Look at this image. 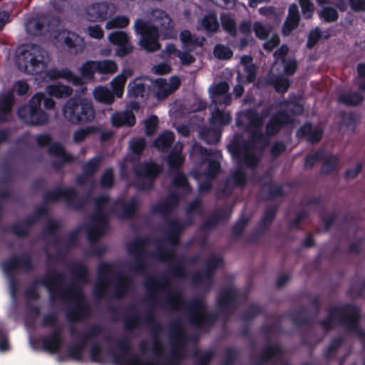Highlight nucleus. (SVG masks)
Returning a JSON list of instances; mask_svg holds the SVG:
<instances>
[{"instance_id": "obj_1", "label": "nucleus", "mask_w": 365, "mask_h": 365, "mask_svg": "<svg viewBox=\"0 0 365 365\" xmlns=\"http://www.w3.org/2000/svg\"><path fill=\"white\" fill-rule=\"evenodd\" d=\"M64 274L52 269L38 280H34L25 294L28 299H37L39 297L37 287L43 286L48 292L51 302L61 300L65 302H74L75 306L68 307L66 311L67 319L71 322H77L88 318L91 314V308L85 300L82 290L76 285L69 287H63Z\"/></svg>"}, {"instance_id": "obj_2", "label": "nucleus", "mask_w": 365, "mask_h": 365, "mask_svg": "<svg viewBox=\"0 0 365 365\" xmlns=\"http://www.w3.org/2000/svg\"><path fill=\"white\" fill-rule=\"evenodd\" d=\"M161 307L173 311L178 310L182 307L187 322L199 330L210 329L217 320L216 314L207 311L203 295L195 297L187 302L180 291L170 292L163 299Z\"/></svg>"}, {"instance_id": "obj_3", "label": "nucleus", "mask_w": 365, "mask_h": 365, "mask_svg": "<svg viewBox=\"0 0 365 365\" xmlns=\"http://www.w3.org/2000/svg\"><path fill=\"white\" fill-rule=\"evenodd\" d=\"M116 346L120 351L119 354L113 355V361L115 365H181L182 356L174 349L171 355L164 359L160 356L163 351V345L159 338L153 334L151 351L155 354L154 359L143 361L140 356L130 352L132 346L128 337L118 339Z\"/></svg>"}, {"instance_id": "obj_4", "label": "nucleus", "mask_w": 365, "mask_h": 365, "mask_svg": "<svg viewBox=\"0 0 365 365\" xmlns=\"http://www.w3.org/2000/svg\"><path fill=\"white\" fill-rule=\"evenodd\" d=\"M361 319L360 307L354 303H346L329 309L328 318L321 321V327L329 329L331 322H335L346 332L354 334L360 339H365V331L360 325Z\"/></svg>"}, {"instance_id": "obj_5", "label": "nucleus", "mask_w": 365, "mask_h": 365, "mask_svg": "<svg viewBox=\"0 0 365 365\" xmlns=\"http://www.w3.org/2000/svg\"><path fill=\"white\" fill-rule=\"evenodd\" d=\"M48 61V52L37 44L26 45L16 58L19 68L31 75L41 73L47 67Z\"/></svg>"}, {"instance_id": "obj_6", "label": "nucleus", "mask_w": 365, "mask_h": 365, "mask_svg": "<svg viewBox=\"0 0 365 365\" xmlns=\"http://www.w3.org/2000/svg\"><path fill=\"white\" fill-rule=\"evenodd\" d=\"M65 118L73 124L91 122L96 115L93 103L86 98H69L63 108Z\"/></svg>"}, {"instance_id": "obj_7", "label": "nucleus", "mask_w": 365, "mask_h": 365, "mask_svg": "<svg viewBox=\"0 0 365 365\" xmlns=\"http://www.w3.org/2000/svg\"><path fill=\"white\" fill-rule=\"evenodd\" d=\"M163 167L153 160H145L136 164L133 173L136 178L135 186L138 191H150L153 189L155 182L163 173Z\"/></svg>"}, {"instance_id": "obj_8", "label": "nucleus", "mask_w": 365, "mask_h": 365, "mask_svg": "<svg viewBox=\"0 0 365 365\" xmlns=\"http://www.w3.org/2000/svg\"><path fill=\"white\" fill-rule=\"evenodd\" d=\"M38 146L44 148L48 146V153L56 159L51 163V167L56 171H60L66 165L72 163L76 158L66 152L65 147L58 142H52V138L49 134H39L36 137Z\"/></svg>"}, {"instance_id": "obj_9", "label": "nucleus", "mask_w": 365, "mask_h": 365, "mask_svg": "<svg viewBox=\"0 0 365 365\" xmlns=\"http://www.w3.org/2000/svg\"><path fill=\"white\" fill-rule=\"evenodd\" d=\"M43 93L38 92L33 96L27 105L18 109L19 118L26 124L43 125L48 120V114L41 108Z\"/></svg>"}, {"instance_id": "obj_10", "label": "nucleus", "mask_w": 365, "mask_h": 365, "mask_svg": "<svg viewBox=\"0 0 365 365\" xmlns=\"http://www.w3.org/2000/svg\"><path fill=\"white\" fill-rule=\"evenodd\" d=\"M135 31L140 36V46L148 52H155L160 48L159 29L157 26L138 19L135 22Z\"/></svg>"}, {"instance_id": "obj_11", "label": "nucleus", "mask_w": 365, "mask_h": 365, "mask_svg": "<svg viewBox=\"0 0 365 365\" xmlns=\"http://www.w3.org/2000/svg\"><path fill=\"white\" fill-rule=\"evenodd\" d=\"M256 182L259 187V197L263 202L274 201L286 195L284 186L273 180L272 173L270 170H267L263 175L257 176Z\"/></svg>"}, {"instance_id": "obj_12", "label": "nucleus", "mask_w": 365, "mask_h": 365, "mask_svg": "<svg viewBox=\"0 0 365 365\" xmlns=\"http://www.w3.org/2000/svg\"><path fill=\"white\" fill-rule=\"evenodd\" d=\"M78 197V192L74 187L63 188L61 186L56 187L51 190L46 191L43 195V205L49 202H57L60 199H64L66 202L71 205L76 210H81L86 203L85 200H80L76 203L75 200Z\"/></svg>"}, {"instance_id": "obj_13", "label": "nucleus", "mask_w": 365, "mask_h": 365, "mask_svg": "<svg viewBox=\"0 0 365 365\" xmlns=\"http://www.w3.org/2000/svg\"><path fill=\"white\" fill-rule=\"evenodd\" d=\"M228 150L239 164L243 163L249 168H255L260 161V158L253 152L255 148L247 143L233 141L228 145Z\"/></svg>"}, {"instance_id": "obj_14", "label": "nucleus", "mask_w": 365, "mask_h": 365, "mask_svg": "<svg viewBox=\"0 0 365 365\" xmlns=\"http://www.w3.org/2000/svg\"><path fill=\"white\" fill-rule=\"evenodd\" d=\"M2 269L8 276H13L18 271L29 272L34 269L32 257L29 254L12 256L3 262Z\"/></svg>"}, {"instance_id": "obj_15", "label": "nucleus", "mask_w": 365, "mask_h": 365, "mask_svg": "<svg viewBox=\"0 0 365 365\" xmlns=\"http://www.w3.org/2000/svg\"><path fill=\"white\" fill-rule=\"evenodd\" d=\"M115 264L109 262H104L97 267L98 279L94 287V294L97 298H102L105 296V291L107 288L108 280L114 273Z\"/></svg>"}, {"instance_id": "obj_16", "label": "nucleus", "mask_w": 365, "mask_h": 365, "mask_svg": "<svg viewBox=\"0 0 365 365\" xmlns=\"http://www.w3.org/2000/svg\"><path fill=\"white\" fill-rule=\"evenodd\" d=\"M239 297L240 293L236 288L221 289L217 297V304L221 312L228 316L235 309Z\"/></svg>"}, {"instance_id": "obj_17", "label": "nucleus", "mask_w": 365, "mask_h": 365, "mask_svg": "<svg viewBox=\"0 0 365 365\" xmlns=\"http://www.w3.org/2000/svg\"><path fill=\"white\" fill-rule=\"evenodd\" d=\"M139 207V203L135 197L128 202L120 198L115 200L110 206V211L115 213L121 219H133Z\"/></svg>"}, {"instance_id": "obj_18", "label": "nucleus", "mask_w": 365, "mask_h": 365, "mask_svg": "<svg viewBox=\"0 0 365 365\" xmlns=\"http://www.w3.org/2000/svg\"><path fill=\"white\" fill-rule=\"evenodd\" d=\"M292 122L291 117L286 110L275 112L265 125V134L268 137L277 135L282 128Z\"/></svg>"}, {"instance_id": "obj_19", "label": "nucleus", "mask_w": 365, "mask_h": 365, "mask_svg": "<svg viewBox=\"0 0 365 365\" xmlns=\"http://www.w3.org/2000/svg\"><path fill=\"white\" fill-rule=\"evenodd\" d=\"M170 331V343L172 345L171 351L174 349H177L180 354L182 356V361L184 359V354L182 350L184 349L185 343L187 337L185 334V330L182 323L179 320H174L170 322L169 324ZM172 354V352H170ZM170 354L168 357H169Z\"/></svg>"}, {"instance_id": "obj_20", "label": "nucleus", "mask_w": 365, "mask_h": 365, "mask_svg": "<svg viewBox=\"0 0 365 365\" xmlns=\"http://www.w3.org/2000/svg\"><path fill=\"white\" fill-rule=\"evenodd\" d=\"M144 285L147 290L148 299L150 302H153L158 292L169 291L170 289V282L166 276L158 277L149 275L145 277Z\"/></svg>"}, {"instance_id": "obj_21", "label": "nucleus", "mask_w": 365, "mask_h": 365, "mask_svg": "<svg viewBox=\"0 0 365 365\" xmlns=\"http://www.w3.org/2000/svg\"><path fill=\"white\" fill-rule=\"evenodd\" d=\"M180 195L175 192L168 194L166 198L151 208L154 214H160L163 217L169 216L178 206Z\"/></svg>"}, {"instance_id": "obj_22", "label": "nucleus", "mask_w": 365, "mask_h": 365, "mask_svg": "<svg viewBox=\"0 0 365 365\" xmlns=\"http://www.w3.org/2000/svg\"><path fill=\"white\" fill-rule=\"evenodd\" d=\"M289 317L297 327L302 326L311 327L315 323V316L306 307L292 311Z\"/></svg>"}, {"instance_id": "obj_23", "label": "nucleus", "mask_w": 365, "mask_h": 365, "mask_svg": "<svg viewBox=\"0 0 365 365\" xmlns=\"http://www.w3.org/2000/svg\"><path fill=\"white\" fill-rule=\"evenodd\" d=\"M110 123L112 126L116 128H131L135 125L136 118L134 113L130 110L115 111L110 116Z\"/></svg>"}, {"instance_id": "obj_24", "label": "nucleus", "mask_w": 365, "mask_h": 365, "mask_svg": "<svg viewBox=\"0 0 365 365\" xmlns=\"http://www.w3.org/2000/svg\"><path fill=\"white\" fill-rule=\"evenodd\" d=\"M109 4L107 2H97L88 6L86 13L91 21H103L108 19Z\"/></svg>"}, {"instance_id": "obj_25", "label": "nucleus", "mask_w": 365, "mask_h": 365, "mask_svg": "<svg viewBox=\"0 0 365 365\" xmlns=\"http://www.w3.org/2000/svg\"><path fill=\"white\" fill-rule=\"evenodd\" d=\"M182 145L180 147L175 145L167 155L166 163L172 173L180 170L185 163V159L182 153Z\"/></svg>"}, {"instance_id": "obj_26", "label": "nucleus", "mask_w": 365, "mask_h": 365, "mask_svg": "<svg viewBox=\"0 0 365 365\" xmlns=\"http://www.w3.org/2000/svg\"><path fill=\"white\" fill-rule=\"evenodd\" d=\"M232 210L229 208L222 209L219 212H214L202 224L200 231H207L210 228L215 227L222 220H228L231 216Z\"/></svg>"}, {"instance_id": "obj_27", "label": "nucleus", "mask_w": 365, "mask_h": 365, "mask_svg": "<svg viewBox=\"0 0 365 365\" xmlns=\"http://www.w3.org/2000/svg\"><path fill=\"white\" fill-rule=\"evenodd\" d=\"M266 84L272 86L279 93H286L290 87V81L282 75H276L269 71L266 78Z\"/></svg>"}, {"instance_id": "obj_28", "label": "nucleus", "mask_w": 365, "mask_h": 365, "mask_svg": "<svg viewBox=\"0 0 365 365\" xmlns=\"http://www.w3.org/2000/svg\"><path fill=\"white\" fill-rule=\"evenodd\" d=\"M70 271L71 272L73 279L76 282V284H71L70 287L76 285L81 288L80 286L78 285L77 284H86L88 282V269L83 262H78L73 263L70 266ZM68 287H69V286ZM80 289L81 290V289Z\"/></svg>"}, {"instance_id": "obj_29", "label": "nucleus", "mask_w": 365, "mask_h": 365, "mask_svg": "<svg viewBox=\"0 0 365 365\" xmlns=\"http://www.w3.org/2000/svg\"><path fill=\"white\" fill-rule=\"evenodd\" d=\"M180 39L183 48L192 51L196 46H202L205 38L203 36L192 35L189 30H183L180 34Z\"/></svg>"}, {"instance_id": "obj_30", "label": "nucleus", "mask_w": 365, "mask_h": 365, "mask_svg": "<svg viewBox=\"0 0 365 365\" xmlns=\"http://www.w3.org/2000/svg\"><path fill=\"white\" fill-rule=\"evenodd\" d=\"M300 20L298 8L295 4L289 7L288 16L283 25L282 32L284 35H289L292 31L298 27Z\"/></svg>"}, {"instance_id": "obj_31", "label": "nucleus", "mask_w": 365, "mask_h": 365, "mask_svg": "<svg viewBox=\"0 0 365 365\" xmlns=\"http://www.w3.org/2000/svg\"><path fill=\"white\" fill-rule=\"evenodd\" d=\"M116 282L113 297L115 299H121L128 293L129 288L133 285V281L130 277L118 274Z\"/></svg>"}, {"instance_id": "obj_32", "label": "nucleus", "mask_w": 365, "mask_h": 365, "mask_svg": "<svg viewBox=\"0 0 365 365\" xmlns=\"http://www.w3.org/2000/svg\"><path fill=\"white\" fill-rule=\"evenodd\" d=\"M296 137L299 139L307 138L308 141L312 143H319V128L317 125L313 132L312 124L307 122L297 130Z\"/></svg>"}, {"instance_id": "obj_33", "label": "nucleus", "mask_w": 365, "mask_h": 365, "mask_svg": "<svg viewBox=\"0 0 365 365\" xmlns=\"http://www.w3.org/2000/svg\"><path fill=\"white\" fill-rule=\"evenodd\" d=\"M104 327L99 324H92L89 329L83 334L82 337L76 341L74 344L80 347V349L83 351L86 348V344L93 339L100 336L104 331Z\"/></svg>"}, {"instance_id": "obj_34", "label": "nucleus", "mask_w": 365, "mask_h": 365, "mask_svg": "<svg viewBox=\"0 0 365 365\" xmlns=\"http://www.w3.org/2000/svg\"><path fill=\"white\" fill-rule=\"evenodd\" d=\"M339 163V158L336 155H326L324 149L321 147V175L330 174Z\"/></svg>"}, {"instance_id": "obj_35", "label": "nucleus", "mask_w": 365, "mask_h": 365, "mask_svg": "<svg viewBox=\"0 0 365 365\" xmlns=\"http://www.w3.org/2000/svg\"><path fill=\"white\" fill-rule=\"evenodd\" d=\"M278 210L279 205H271L267 206L257 226L267 232L277 216Z\"/></svg>"}, {"instance_id": "obj_36", "label": "nucleus", "mask_w": 365, "mask_h": 365, "mask_svg": "<svg viewBox=\"0 0 365 365\" xmlns=\"http://www.w3.org/2000/svg\"><path fill=\"white\" fill-rule=\"evenodd\" d=\"M227 181H230L232 187L235 188H243L247 184V175L244 168L240 166L237 167L232 170L227 177Z\"/></svg>"}, {"instance_id": "obj_37", "label": "nucleus", "mask_w": 365, "mask_h": 365, "mask_svg": "<svg viewBox=\"0 0 365 365\" xmlns=\"http://www.w3.org/2000/svg\"><path fill=\"white\" fill-rule=\"evenodd\" d=\"M46 22V16H37L26 22V29L30 35L39 36L42 34Z\"/></svg>"}, {"instance_id": "obj_38", "label": "nucleus", "mask_w": 365, "mask_h": 365, "mask_svg": "<svg viewBox=\"0 0 365 365\" xmlns=\"http://www.w3.org/2000/svg\"><path fill=\"white\" fill-rule=\"evenodd\" d=\"M175 140V135L172 131H166L160 134L154 141V145L162 153H167Z\"/></svg>"}, {"instance_id": "obj_39", "label": "nucleus", "mask_w": 365, "mask_h": 365, "mask_svg": "<svg viewBox=\"0 0 365 365\" xmlns=\"http://www.w3.org/2000/svg\"><path fill=\"white\" fill-rule=\"evenodd\" d=\"M158 13L156 18L160 20V26L164 37L171 38L174 28L172 19L165 11L159 10Z\"/></svg>"}, {"instance_id": "obj_40", "label": "nucleus", "mask_w": 365, "mask_h": 365, "mask_svg": "<svg viewBox=\"0 0 365 365\" xmlns=\"http://www.w3.org/2000/svg\"><path fill=\"white\" fill-rule=\"evenodd\" d=\"M128 96L130 98L141 99L145 98V86L140 79H135L130 82L128 86Z\"/></svg>"}, {"instance_id": "obj_41", "label": "nucleus", "mask_w": 365, "mask_h": 365, "mask_svg": "<svg viewBox=\"0 0 365 365\" xmlns=\"http://www.w3.org/2000/svg\"><path fill=\"white\" fill-rule=\"evenodd\" d=\"M46 91L51 97L63 98L70 96L73 93V89L68 86L53 84L47 86Z\"/></svg>"}, {"instance_id": "obj_42", "label": "nucleus", "mask_w": 365, "mask_h": 365, "mask_svg": "<svg viewBox=\"0 0 365 365\" xmlns=\"http://www.w3.org/2000/svg\"><path fill=\"white\" fill-rule=\"evenodd\" d=\"M262 128H252L248 129L250 138L247 140L239 141V143H247L249 146L252 148H256V145L260 143L264 144L268 143V136L264 135L262 132Z\"/></svg>"}, {"instance_id": "obj_43", "label": "nucleus", "mask_w": 365, "mask_h": 365, "mask_svg": "<svg viewBox=\"0 0 365 365\" xmlns=\"http://www.w3.org/2000/svg\"><path fill=\"white\" fill-rule=\"evenodd\" d=\"M231 119L232 117L230 113H226L218 108H215L212 111L210 123L215 126H225L230 124Z\"/></svg>"}, {"instance_id": "obj_44", "label": "nucleus", "mask_w": 365, "mask_h": 365, "mask_svg": "<svg viewBox=\"0 0 365 365\" xmlns=\"http://www.w3.org/2000/svg\"><path fill=\"white\" fill-rule=\"evenodd\" d=\"M356 125L355 115L353 113H343L339 123V130L342 133H353Z\"/></svg>"}, {"instance_id": "obj_45", "label": "nucleus", "mask_w": 365, "mask_h": 365, "mask_svg": "<svg viewBox=\"0 0 365 365\" xmlns=\"http://www.w3.org/2000/svg\"><path fill=\"white\" fill-rule=\"evenodd\" d=\"M364 100V96L358 92H349L339 95V103L347 106H357Z\"/></svg>"}, {"instance_id": "obj_46", "label": "nucleus", "mask_w": 365, "mask_h": 365, "mask_svg": "<svg viewBox=\"0 0 365 365\" xmlns=\"http://www.w3.org/2000/svg\"><path fill=\"white\" fill-rule=\"evenodd\" d=\"M94 98L100 103L111 105L114 101L113 93L106 87L98 86L93 91Z\"/></svg>"}, {"instance_id": "obj_47", "label": "nucleus", "mask_w": 365, "mask_h": 365, "mask_svg": "<svg viewBox=\"0 0 365 365\" xmlns=\"http://www.w3.org/2000/svg\"><path fill=\"white\" fill-rule=\"evenodd\" d=\"M148 240L144 237H137L131 241L128 245L129 253L137 255H150L146 250V245Z\"/></svg>"}, {"instance_id": "obj_48", "label": "nucleus", "mask_w": 365, "mask_h": 365, "mask_svg": "<svg viewBox=\"0 0 365 365\" xmlns=\"http://www.w3.org/2000/svg\"><path fill=\"white\" fill-rule=\"evenodd\" d=\"M62 344L63 340L56 338L55 334L53 336L50 334L42 339L43 349L51 354L58 353Z\"/></svg>"}, {"instance_id": "obj_49", "label": "nucleus", "mask_w": 365, "mask_h": 365, "mask_svg": "<svg viewBox=\"0 0 365 365\" xmlns=\"http://www.w3.org/2000/svg\"><path fill=\"white\" fill-rule=\"evenodd\" d=\"M200 138L207 144H217L221 138L220 131L216 128H204L201 130Z\"/></svg>"}, {"instance_id": "obj_50", "label": "nucleus", "mask_w": 365, "mask_h": 365, "mask_svg": "<svg viewBox=\"0 0 365 365\" xmlns=\"http://www.w3.org/2000/svg\"><path fill=\"white\" fill-rule=\"evenodd\" d=\"M48 215V209L46 205H38L35 207L34 212L24 219V223L31 227L37 223L43 217Z\"/></svg>"}, {"instance_id": "obj_51", "label": "nucleus", "mask_w": 365, "mask_h": 365, "mask_svg": "<svg viewBox=\"0 0 365 365\" xmlns=\"http://www.w3.org/2000/svg\"><path fill=\"white\" fill-rule=\"evenodd\" d=\"M244 115L248 121L247 130L262 128L264 118L256 110L248 109L245 112Z\"/></svg>"}, {"instance_id": "obj_52", "label": "nucleus", "mask_w": 365, "mask_h": 365, "mask_svg": "<svg viewBox=\"0 0 365 365\" xmlns=\"http://www.w3.org/2000/svg\"><path fill=\"white\" fill-rule=\"evenodd\" d=\"M101 156H96L88 160L83 166L82 171L86 175L92 177L99 169L102 163Z\"/></svg>"}, {"instance_id": "obj_53", "label": "nucleus", "mask_w": 365, "mask_h": 365, "mask_svg": "<svg viewBox=\"0 0 365 365\" xmlns=\"http://www.w3.org/2000/svg\"><path fill=\"white\" fill-rule=\"evenodd\" d=\"M175 175L173 178L172 185L176 188L181 189L185 193H188L191 190V187L187 181L185 175L179 171H175Z\"/></svg>"}, {"instance_id": "obj_54", "label": "nucleus", "mask_w": 365, "mask_h": 365, "mask_svg": "<svg viewBox=\"0 0 365 365\" xmlns=\"http://www.w3.org/2000/svg\"><path fill=\"white\" fill-rule=\"evenodd\" d=\"M143 319L141 315L138 313H133L124 317V329L128 331H132L138 328L141 325Z\"/></svg>"}, {"instance_id": "obj_55", "label": "nucleus", "mask_w": 365, "mask_h": 365, "mask_svg": "<svg viewBox=\"0 0 365 365\" xmlns=\"http://www.w3.org/2000/svg\"><path fill=\"white\" fill-rule=\"evenodd\" d=\"M96 61L88 60L84 62L81 68L80 73L83 78L91 81L94 78V74L97 72Z\"/></svg>"}, {"instance_id": "obj_56", "label": "nucleus", "mask_w": 365, "mask_h": 365, "mask_svg": "<svg viewBox=\"0 0 365 365\" xmlns=\"http://www.w3.org/2000/svg\"><path fill=\"white\" fill-rule=\"evenodd\" d=\"M97 72L101 74H113L118 70V66L114 61H96Z\"/></svg>"}, {"instance_id": "obj_57", "label": "nucleus", "mask_w": 365, "mask_h": 365, "mask_svg": "<svg viewBox=\"0 0 365 365\" xmlns=\"http://www.w3.org/2000/svg\"><path fill=\"white\" fill-rule=\"evenodd\" d=\"M9 231L17 237H26L29 235L31 227L27 224L24 223V220L14 222L9 227Z\"/></svg>"}, {"instance_id": "obj_58", "label": "nucleus", "mask_w": 365, "mask_h": 365, "mask_svg": "<svg viewBox=\"0 0 365 365\" xmlns=\"http://www.w3.org/2000/svg\"><path fill=\"white\" fill-rule=\"evenodd\" d=\"M221 24L223 30L232 37L237 34V24L234 19L228 15L222 16Z\"/></svg>"}, {"instance_id": "obj_59", "label": "nucleus", "mask_w": 365, "mask_h": 365, "mask_svg": "<svg viewBox=\"0 0 365 365\" xmlns=\"http://www.w3.org/2000/svg\"><path fill=\"white\" fill-rule=\"evenodd\" d=\"M167 225L166 234L178 237V235H181L184 232L185 225L178 219L168 220Z\"/></svg>"}, {"instance_id": "obj_60", "label": "nucleus", "mask_w": 365, "mask_h": 365, "mask_svg": "<svg viewBox=\"0 0 365 365\" xmlns=\"http://www.w3.org/2000/svg\"><path fill=\"white\" fill-rule=\"evenodd\" d=\"M248 223L249 219L244 215L241 216L240 219L232 227V237L235 239L240 238L242 236Z\"/></svg>"}, {"instance_id": "obj_61", "label": "nucleus", "mask_w": 365, "mask_h": 365, "mask_svg": "<svg viewBox=\"0 0 365 365\" xmlns=\"http://www.w3.org/2000/svg\"><path fill=\"white\" fill-rule=\"evenodd\" d=\"M100 184L103 188L110 189L114 185V173L112 168H106L100 178Z\"/></svg>"}, {"instance_id": "obj_62", "label": "nucleus", "mask_w": 365, "mask_h": 365, "mask_svg": "<svg viewBox=\"0 0 365 365\" xmlns=\"http://www.w3.org/2000/svg\"><path fill=\"white\" fill-rule=\"evenodd\" d=\"M207 161L208 164L205 170L204 175L205 178L214 180L220 172V163L216 160L208 159Z\"/></svg>"}, {"instance_id": "obj_63", "label": "nucleus", "mask_w": 365, "mask_h": 365, "mask_svg": "<svg viewBox=\"0 0 365 365\" xmlns=\"http://www.w3.org/2000/svg\"><path fill=\"white\" fill-rule=\"evenodd\" d=\"M129 40L130 38L128 35L125 31H113L108 36L110 43L117 46L127 43Z\"/></svg>"}, {"instance_id": "obj_64", "label": "nucleus", "mask_w": 365, "mask_h": 365, "mask_svg": "<svg viewBox=\"0 0 365 365\" xmlns=\"http://www.w3.org/2000/svg\"><path fill=\"white\" fill-rule=\"evenodd\" d=\"M214 355L215 354L212 351H207L201 354H199L197 351L193 353V357L196 365H210Z\"/></svg>"}]
</instances>
